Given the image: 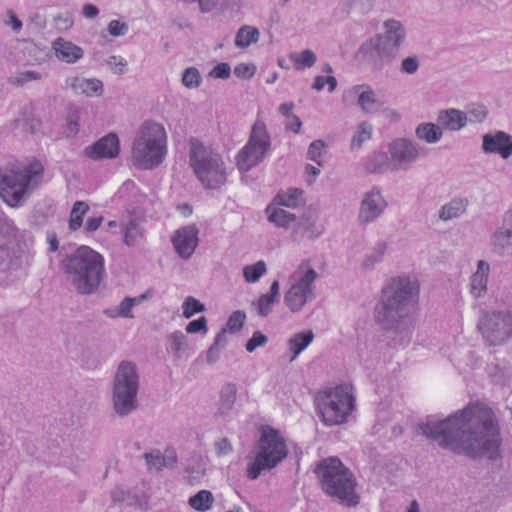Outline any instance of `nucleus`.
Instances as JSON below:
<instances>
[{
    "label": "nucleus",
    "instance_id": "59",
    "mask_svg": "<svg viewBox=\"0 0 512 512\" xmlns=\"http://www.w3.org/2000/svg\"><path fill=\"white\" fill-rule=\"evenodd\" d=\"M186 332L189 334H196L200 333L202 335H206L208 332L207 327V319L206 317L202 316L199 317L196 320L190 321L185 328Z\"/></svg>",
    "mask_w": 512,
    "mask_h": 512
},
{
    "label": "nucleus",
    "instance_id": "34",
    "mask_svg": "<svg viewBox=\"0 0 512 512\" xmlns=\"http://www.w3.org/2000/svg\"><path fill=\"white\" fill-rule=\"evenodd\" d=\"M387 244L383 241L376 243L364 256L360 263L363 272L373 271L379 265L386 254Z\"/></svg>",
    "mask_w": 512,
    "mask_h": 512
},
{
    "label": "nucleus",
    "instance_id": "21",
    "mask_svg": "<svg viewBox=\"0 0 512 512\" xmlns=\"http://www.w3.org/2000/svg\"><path fill=\"white\" fill-rule=\"evenodd\" d=\"M119 139L116 134H108L85 149V155L92 160L110 159L119 154Z\"/></svg>",
    "mask_w": 512,
    "mask_h": 512
},
{
    "label": "nucleus",
    "instance_id": "63",
    "mask_svg": "<svg viewBox=\"0 0 512 512\" xmlns=\"http://www.w3.org/2000/svg\"><path fill=\"white\" fill-rule=\"evenodd\" d=\"M255 71H256V67L253 64H248V63H240V64L236 65L234 68V74L238 78H242V79L251 78L255 74Z\"/></svg>",
    "mask_w": 512,
    "mask_h": 512
},
{
    "label": "nucleus",
    "instance_id": "2",
    "mask_svg": "<svg viewBox=\"0 0 512 512\" xmlns=\"http://www.w3.org/2000/svg\"><path fill=\"white\" fill-rule=\"evenodd\" d=\"M420 282L414 274L391 277L381 291L375 319L387 331L399 337L400 345L409 343L416 323Z\"/></svg>",
    "mask_w": 512,
    "mask_h": 512
},
{
    "label": "nucleus",
    "instance_id": "14",
    "mask_svg": "<svg viewBox=\"0 0 512 512\" xmlns=\"http://www.w3.org/2000/svg\"><path fill=\"white\" fill-rule=\"evenodd\" d=\"M407 39V29L400 20L390 18L383 22L382 32L377 36L376 50L381 58L395 59Z\"/></svg>",
    "mask_w": 512,
    "mask_h": 512
},
{
    "label": "nucleus",
    "instance_id": "55",
    "mask_svg": "<svg viewBox=\"0 0 512 512\" xmlns=\"http://www.w3.org/2000/svg\"><path fill=\"white\" fill-rule=\"evenodd\" d=\"M328 86V91L333 92L337 87V80L334 76H316L312 84V89L321 91L325 86Z\"/></svg>",
    "mask_w": 512,
    "mask_h": 512
},
{
    "label": "nucleus",
    "instance_id": "1",
    "mask_svg": "<svg viewBox=\"0 0 512 512\" xmlns=\"http://www.w3.org/2000/svg\"><path fill=\"white\" fill-rule=\"evenodd\" d=\"M420 434L456 453L493 458L500 446L494 412L485 404H469L445 419L428 416L418 425Z\"/></svg>",
    "mask_w": 512,
    "mask_h": 512
},
{
    "label": "nucleus",
    "instance_id": "52",
    "mask_svg": "<svg viewBox=\"0 0 512 512\" xmlns=\"http://www.w3.org/2000/svg\"><path fill=\"white\" fill-rule=\"evenodd\" d=\"M326 148V144L322 140H314L310 143L307 150V158L316 162L318 165L322 164V155Z\"/></svg>",
    "mask_w": 512,
    "mask_h": 512
},
{
    "label": "nucleus",
    "instance_id": "47",
    "mask_svg": "<svg viewBox=\"0 0 512 512\" xmlns=\"http://www.w3.org/2000/svg\"><path fill=\"white\" fill-rule=\"evenodd\" d=\"M145 298L144 295H141L139 297L131 298L126 297L124 298L119 306L117 307V313L116 314H109V317H123V318H132V308L136 305L142 302V300Z\"/></svg>",
    "mask_w": 512,
    "mask_h": 512
},
{
    "label": "nucleus",
    "instance_id": "4",
    "mask_svg": "<svg viewBox=\"0 0 512 512\" xmlns=\"http://www.w3.org/2000/svg\"><path fill=\"white\" fill-rule=\"evenodd\" d=\"M43 176L44 168L38 160L13 165L0 172V197L9 206L19 208L41 184Z\"/></svg>",
    "mask_w": 512,
    "mask_h": 512
},
{
    "label": "nucleus",
    "instance_id": "54",
    "mask_svg": "<svg viewBox=\"0 0 512 512\" xmlns=\"http://www.w3.org/2000/svg\"><path fill=\"white\" fill-rule=\"evenodd\" d=\"M245 320H246L245 312L236 310L230 315V317L227 321V324H226L227 329L231 333H236L242 328V326L245 323Z\"/></svg>",
    "mask_w": 512,
    "mask_h": 512
},
{
    "label": "nucleus",
    "instance_id": "39",
    "mask_svg": "<svg viewBox=\"0 0 512 512\" xmlns=\"http://www.w3.org/2000/svg\"><path fill=\"white\" fill-rule=\"evenodd\" d=\"M237 400V386L234 383L228 382L224 384L220 391V399L218 403L219 413L225 415L229 413Z\"/></svg>",
    "mask_w": 512,
    "mask_h": 512
},
{
    "label": "nucleus",
    "instance_id": "58",
    "mask_svg": "<svg viewBox=\"0 0 512 512\" xmlns=\"http://www.w3.org/2000/svg\"><path fill=\"white\" fill-rule=\"evenodd\" d=\"M268 338L260 331H255L252 337L246 343V351L249 353L254 352L257 348L263 347L267 344Z\"/></svg>",
    "mask_w": 512,
    "mask_h": 512
},
{
    "label": "nucleus",
    "instance_id": "16",
    "mask_svg": "<svg viewBox=\"0 0 512 512\" xmlns=\"http://www.w3.org/2000/svg\"><path fill=\"white\" fill-rule=\"evenodd\" d=\"M346 105L357 104L364 113H374L382 103L376 91L368 84H356L346 88L342 94Z\"/></svg>",
    "mask_w": 512,
    "mask_h": 512
},
{
    "label": "nucleus",
    "instance_id": "3",
    "mask_svg": "<svg viewBox=\"0 0 512 512\" xmlns=\"http://www.w3.org/2000/svg\"><path fill=\"white\" fill-rule=\"evenodd\" d=\"M66 281L80 294L94 293L105 273L104 258L88 246H80L61 261Z\"/></svg>",
    "mask_w": 512,
    "mask_h": 512
},
{
    "label": "nucleus",
    "instance_id": "12",
    "mask_svg": "<svg viewBox=\"0 0 512 512\" xmlns=\"http://www.w3.org/2000/svg\"><path fill=\"white\" fill-rule=\"evenodd\" d=\"M271 145L270 135L262 120H257L250 132L247 143L236 156V164L240 171L247 172L259 165L266 157Z\"/></svg>",
    "mask_w": 512,
    "mask_h": 512
},
{
    "label": "nucleus",
    "instance_id": "33",
    "mask_svg": "<svg viewBox=\"0 0 512 512\" xmlns=\"http://www.w3.org/2000/svg\"><path fill=\"white\" fill-rule=\"evenodd\" d=\"M468 207V200L462 197H455L441 206L438 217L442 221H450L462 216Z\"/></svg>",
    "mask_w": 512,
    "mask_h": 512
},
{
    "label": "nucleus",
    "instance_id": "60",
    "mask_svg": "<svg viewBox=\"0 0 512 512\" xmlns=\"http://www.w3.org/2000/svg\"><path fill=\"white\" fill-rule=\"evenodd\" d=\"M107 30L113 37L124 36L129 31V26L126 22L120 20H111L108 24Z\"/></svg>",
    "mask_w": 512,
    "mask_h": 512
},
{
    "label": "nucleus",
    "instance_id": "56",
    "mask_svg": "<svg viewBox=\"0 0 512 512\" xmlns=\"http://www.w3.org/2000/svg\"><path fill=\"white\" fill-rule=\"evenodd\" d=\"M144 458H145L147 466L150 469L160 470V469L164 468V466H165V460L163 458V454L158 450H155V451H152L149 453H145Z\"/></svg>",
    "mask_w": 512,
    "mask_h": 512
},
{
    "label": "nucleus",
    "instance_id": "35",
    "mask_svg": "<svg viewBox=\"0 0 512 512\" xmlns=\"http://www.w3.org/2000/svg\"><path fill=\"white\" fill-rule=\"evenodd\" d=\"M303 201V190L299 188H288L279 191L272 200V204L282 208H297Z\"/></svg>",
    "mask_w": 512,
    "mask_h": 512
},
{
    "label": "nucleus",
    "instance_id": "25",
    "mask_svg": "<svg viewBox=\"0 0 512 512\" xmlns=\"http://www.w3.org/2000/svg\"><path fill=\"white\" fill-rule=\"evenodd\" d=\"M52 50L55 57L66 64H75L84 56V51L80 46L62 37L53 41Z\"/></svg>",
    "mask_w": 512,
    "mask_h": 512
},
{
    "label": "nucleus",
    "instance_id": "18",
    "mask_svg": "<svg viewBox=\"0 0 512 512\" xmlns=\"http://www.w3.org/2000/svg\"><path fill=\"white\" fill-rule=\"evenodd\" d=\"M112 387L138 395L140 374L137 365L129 360L121 361L116 368Z\"/></svg>",
    "mask_w": 512,
    "mask_h": 512
},
{
    "label": "nucleus",
    "instance_id": "30",
    "mask_svg": "<svg viewBox=\"0 0 512 512\" xmlns=\"http://www.w3.org/2000/svg\"><path fill=\"white\" fill-rule=\"evenodd\" d=\"M166 351L174 359H181L184 355L189 354L191 347L188 337L179 330L172 332L166 338Z\"/></svg>",
    "mask_w": 512,
    "mask_h": 512
},
{
    "label": "nucleus",
    "instance_id": "8",
    "mask_svg": "<svg viewBox=\"0 0 512 512\" xmlns=\"http://www.w3.org/2000/svg\"><path fill=\"white\" fill-rule=\"evenodd\" d=\"M422 156L421 146L407 137H397L387 144L386 152H373L369 157L372 173L408 171Z\"/></svg>",
    "mask_w": 512,
    "mask_h": 512
},
{
    "label": "nucleus",
    "instance_id": "10",
    "mask_svg": "<svg viewBox=\"0 0 512 512\" xmlns=\"http://www.w3.org/2000/svg\"><path fill=\"white\" fill-rule=\"evenodd\" d=\"M287 456V447L282 435L275 429L267 427L249 457L246 475L249 479H257L263 472L276 467Z\"/></svg>",
    "mask_w": 512,
    "mask_h": 512
},
{
    "label": "nucleus",
    "instance_id": "36",
    "mask_svg": "<svg viewBox=\"0 0 512 512\" xmlns=\"http://www.w3.org/2000/svg\"><path fill=\"white\" fill-rule=\"evenodd\" d=\"M415 135L427 144H436L442 139L443 130L440 125L435 123L422 122L415 128Z\"/></svg>",
    "mask_w": 512,
    "mask_h": 512
},
{
    "label": "nucleus",
    "instance_id": "6",
    "mask_svg": "<svg viewBox=\"0 0 512 512\" xmlns=\"http://www.w3.org/2000/svg\"><path fill=\"white\" fill-rule=\"evenodd\" d=\"M317 414L326 426L348 422L356 405L355 389L350 384L328 386L317 392L314 399Z\"/></svg>",
    "mask_w": 512,
    "mask_h": 512
},
{
    "label": "nucleus",
    "instance_id": "15",
    "mask_svg": "<svg viewBox=\"0 0 512 512\" xmlns=\"http://www.w3.org/2000/svg\"><path fill=\"white\" fill-rule=\"evenodd\" d=\"M388 207V202L383 195L382 189L373 186L362 194L358 210V222L361 225H368L377 221Z\"/></svg>",
    "mask_w": 512,
    "mask_h": 512
},
{
    "label": "nucleus",
    "instance_id": "62",
    "mask_svg": "<svg viewBox=\"0 0 512 512\" xmlns=\"http://www.w3.org/2000/svg\"><path fill=\"white\" fill-rule=\"evenodd\" d=\"M420 63L417 56H408L401 62V71L407 74H415L419 69Z\"/></svg>",
    "mask_w": 512,
    "mask_h": 512
},
{
    "label": "nucleus",
    "instance_id": "45",
    "mask_svg": "<svg viewBox=\"0 0 512 512\" xmlns=\"http://www.w3.org/2000/svg\"><path fill=\"white\" fill-rule=\"evenodd\" d=\"M44 75L35 70L17 71L8 78L9 84L13 86H24L31 82L41 81Z\"/></svg>",
    "mask_w": 512,
    "mask_h": 512
},
{
    "label": "nucleus",
    "instance_id": "17",
    "mask_svg": "<svg viewBox=\"0 0 512 512\" xmlns=\"http://www.w3.org/2000/svg\"><path fill=\"white\" fill-rule=\"evenodd\" d=\"M324 233V226L319 222V211L316 208L308 207L302 215L297 218L291 231L293 241H299L302 237L316 239Z\"/></svg>",
    "mask_w": 512,
    "mask_h": 512
},
{
    "label": "nucleus",
    "instance_id": "29",
    "mask_svg": "<svg viewBox=\"0 0 512 512\" xmlns=\"http://www.w3.org/2000/svg\"><path fill=\"white\" fill-rule=\"evenodd\" d=\"M490 244L498 254L512 255V229L502 224L498 226L490 236Z\"/></svg>",
    "mask_w": 512,
    "mask_h": 512
},
{
    "label": "nucleus",
    "instance_id": "20",
    "mask_svg": "<svg viewBox=\"0 0 512 512\" xmlns=\"http://www.w3.org/2000/svg\"><path fill=\"white\" fill-rule=\"evenodd\" d=\"M482 150L507 159L512 155V136L502 131L487 133L483 136Z\"/></svg>",
    "mask_w": 512,
    "mask_h": 512
},
{
    "label": "nucleus",
    "instance_id": "61",
    "mask_svg": "<svg viewBox=\"0 0 512 512\" xmlns=\"http://www.w3.org/2000/svg\"><path fill=\"white\" fill-rule=\"evenodd\" d=\"M231 75V67L228 63L217 64L210 72L209 76L215 79H228Z\"/></svg>",
    "mask_w": 512,
    "mask_h": 512
},
{
    "label": "nucleus",
    "instance_id": "19",
    "mask_svg": "<svg viewBox=\"0 0 512 512\" xmlns=\"http://www.w3.org/2000/svg\"><path fill=\"white\" fill-rule=\"evenodd\" d=\"M198 234L199 230L195 225L183 226L174 232L172 244L180 258H191L199 244Z\"/></svg>",
    "mask_w": 512,
    "mask_h": 512
},
{
    "label": "nucleus",
    "instance_id": "43",
    "mask_svg": "<svg viewBox=\"0 0 512 512\" xmlns=\"http://www.w3.org/2000/svg\"><path fill=\"white\" fill-rule=\"evenodd\" d=\"M289 59L294 63L296 69L304 70L314 66L317 56L312 50L305 49L301 52L290 53Z\"/></svg>",
    "mask_w": 512,
    "mask_h": 512
},
{
    "label": "nucleus",
    "instance_id": "31",
    "mask_svg": "<svg viewBox=\"0 0 512 512\" xmlns=\"http://www.w3.org/2000/svg\"><path fill=\"white\" fill-rule=\"evenodd\" d=\"M280 297V283L275 280L271 283L269 292L262 294L256 303L257 314L261 317H267L273 310L274 305L278 302Z\"/></svg>",
    "mask_w": 512,
    "mask_h": 512
},
{
    "label": "nucleus",
    "instance_id": "24",
    "mask_svg": "<svg viewBox=\"0 0 512 512\" xmlns=\"http://www.w3.org/2000/svg\"><path fill=\"white\" fill-rule=\"evenodd\" d=\"M66 86L75 94L86 97H100L104 92L103 82L97 78L69 77L66 79Z\"/></svg>",
    "mask_w": 512,
    "mask_h": 512
},
{
    "label": "nucleus",
    "instance_id": "42",
    "mask_svg": "<svg viewBox=\"0 0 512 512\" xmlns=\"http://www.w3.org/2000/svg\"><path fill=\"white\" fill-rule=\"evenodd\" d=\"M242 273L245 282L253 284L258 282L267 273V265L263 260H259L256 263L245 265Z\"/></svg>",
    "mask_w": 512,
    "mask_h": 512
},
{
    "label": "nucleus",
    "instance_id": "44",
    "mask_svg": "<svg viewBox=\"0 0 512 512\" xmlns=\"http://www.w3.org/2000/svg\"><path fill=\"white\" fill-rule=\"evenodd\" d=\"M214 502L213 494L208 490H201L188 500L189 505L196 511H208Z\"/></svg>",
    "mask_w": 512,
    "mask_h": 512
},
{
    "label": "nucleus",
    "instance_id": "23",
    "mask_svg": "<svg viewBox=\"0 0 512 512\" xmlns=\"http://www.w3.org/2000/svg\"><path fill=\"white\" fill-rule=\"evenodd\" d=\"M490 265L485 260H479L475 271L471 274L468 283L470 295L475 298H483L488 292V282L490 276Z\"/></svg>",
    "mask_w": 512,
    "mask_h": 512
},
{
    "label": "nucleus",
    "instance_id": "28",
    "mask_svg": "<svg viewBox=\"0 0 512 512\" xmlns=\"http://www.w3.org/2000/svg\"><path fill=\"white\" fill-rule=\"evenodd\" d=\"M442 130L457 132L462 130L468 124V118L464 111L450 108L441 110L437 118Z\"/></svg>",
    "mask_w": 512,
    "mask_h": 512
},
{
    "label": "nucleus",
    "instance_id": "37",
    "mask_svg": "<svg viewBox=\"0 0 512 512\" xmlns=\"http://www.w3.org/2000/svg\"><path fill=\"white\" fill-rule=\"evenodd\" d=\"M111 497L115 503L127 506L141 504L144 500V495L138 490L125 488L122 486H116L111 491Z\"/></svg>",
    "mask_w": 512,
    "mask_h": 512
},
{
    "label": "nucleus",
    "instance_id": "5",
    "mask_svg": "<svg viewBox=\"0 0 512 512\" xmlns=\"http://www.w3.org/2000/svg\"><path fill=\"white\" fill-rule=\"evenodd\" d=\"M168 154V136L165 127L155 121H145L132 143L131 157L140 169L151 170L162 164Z\"/></svg>",
    "mask_w": 512,
    "mask_h": 512
},
{
    "label": "nucleus",
    "instance_id": "64",
    "mask_svg": "<svg viewBox=\"0 0 512 512\" xmlns=\"http://www.w3.org/2000/svg\"><path fill=\"white\" fill-rule=\"evenodd\" d=\"M4 23L9 26L15 33L22 29V21L17 17L13 10H7L4 15Z\"/></svg>",
    "mask_w": 512,
    "mask_h": 512
},
{
    "label": "nucleus",
    "instance_id": "53",
    "mask_svg": "<svg viewBox=\"0 0 512 512\" xmlns=\"http://www.w3.org/2000/svg\"><path fill=\"white\" fill-rule=\"evenodd\" d=\"M141 229L135 221H130L124 229V241L127 245H134L141 237Z\"/></svg>",
    "mask_w": 512,
    "mask_h": 512
},
{
    "label": "nucleus",
    "instance_id": "13",
    "mask_svg": "<svg viewBox=\"0 0 512 512\" xmlns=\"http://www.w3.org/2000/svg\"><path fill=\"white\" fill-rule=\"evenodd\" d=\"M478 328L489 345H502L512 338V311L507 308L485 310L479 318Z\"/></svg>",
    "mask_w": 512,
    "mask_h": 512
},
{
    "label": "nucleus",
    "instance_id": "49",
    "mask_svg": "<svg viewBox=\"0 0 512 512\" xmlns=\"http://www.w3.org/2000/svg\"><path fill=\"white\" fill-rule=\"evenodd\" d=\"M182 310L183 317L189 319L196 313L203 312L205 310V306L196 298L188 296L182 304Z\"/></svg>",
    "mask_w": 512,
    "mask_h": 512
},
{
    "label": "nucleus",
    "instance_id": "22",
    "mask_svg": "<svg viewBox=\"0 0 512 512\" xmlns=\"http://www.w3.org/2000/svg\"><path fill=\"white\" fill-rule=\"evenodd\" d=\"M111 407L118 417H127L138 409V395L112 387Z\"/></svg>",
    "mask_w": 512,
    "mask_h": 512
},
{
    "label": "nucleus",
    "instance_id": "7",
    "mask_svg": "<svg viewBox=\"0 0 512 512\" xmlns=\"http://www.w3.org/2000/svg\"><path fill=\"white\" fill-rule=\"evenodd\" d=\"M189 165L206 189H218L227 181V167L223 157L197 138L189 140Z\"/></svg>",
    "mask_w": 512,
    "mask_h": 512
},
{
    "label": "nucleus",
    "instance_id": "51",
    "mask_svg": "<svg viewBox=\"0 0 512 512\" xmlns=\"http://www.w3.org/2000/svg\"><path fill=\"white\" fill-rule=\"evenodd\" d=\"M202 78L197 68L189 67L184 70L182 75V84L189 89L198 88Z\"/></svg>",
    "mask_w": 512,
    "mask_h": 512
},
{
    "label": "nucleus",
    "instance_id": "41",
    "mask_svg": "<svg viewBox=\"0 0 512 512\" xmlns=\"http://www.w3.org/2000/svg\"><path fill=\"white\" fill-rule=\"evenodd\" d=\"M259 35V30L256 27L244 25L236 34L235 45L238 48H247L259 40Z\"/></svg>",
    "mask_w": 512,
    "mask_h": 512
},
{
    "label": "nucleus",
    "instance_id": "46",
    "mask_svg": "<svg viewBox=\"0 0 512 512\" xmlns=\"http://www.w3.org/2000/svg\"><path fill=\"white\" fill-rule=\"evenodd\" d=\"M89 210L87 203L76 201L71 209L69 216V228L72 231L78 230L83 224V218Z\"/></svg>",
    "mask_w": 512,
    "mask_h": 512
},
{
    "label": "nucleus",
    "instance_id": "27",
    "mask_svg": "<svg viewBox=\"0 0 512 512\" xmlns=\"http://www.w3.org/2000/svg\"><path fill=\"white\" fill-rule=\"evenodd\" d=\"M267 221L277 228L291 231L296 223V215L275 204H268L265 208Z\"/></svg>",
    "mask_w": 512,
    "mask_h": 512
},
{
    "label": "nucleus",
    "instance_id": "32",
    "mask_svg": "<svg viewBox=\"0 0 512 512\" xmlns=\"http://www.w3.org/2000/svg\"><path fill=\"white\" fill-rule=\"evenodd\" d=\"M312 330L299 332L287 340L289 360L292 362L313 342Z\"/></svg>",
    "mask_w": 512,
    "mask_h": 512
},
{
    "label": "nucleus",
    "instance_id": "38",
    "mask_svg": "<svg viewBox=\"0 0 512 512\" xmlns=\"http://www.w3.org/2000/svg\"><path fill=\"white\" fill-rule=\"evenodd\" d=\"M450 361L460 373H467L476 367V358L469 349H457L450 355Z\"/></svg>",
    "mask_w": 512,
    "mask_h": 512
},
{
    "label": "nucleus",
    "instance_id": "11",
    "mask_svg": "<svg viewBox=\"0 0 512 512\" xmlns=\"http://www.w3.org/2000/svg\"><path fill=\"white\" fill-rule=\"evenodd\" d=\"M318 273L308 261L301 262L289 276L284 292V305L291 313H299L315 298V281Z\"/></svg>",
    "mask_w": 512,
    "mask_h": 512
},
{
    "label": "nucleus",
    "instance_id": "40",
    "mask_svg": "<svg viewBox=\"0 0 512 512\" xmlns=\"http://www.w3.org/2000/svg\"><path fill=\"white\" fill-rule=\"evenodd\" d=\"M373 134V126L367 121L358 124L350 143L352 150H358L362 145L369 141Z\"/></svg>",
    "mask_w": 512,
    "mask_h": 512
},
{
    "label": "nucleus",
    "instance_id": "57",
    "mask_svg": "<svg viewBox=\"0 0 512 512\" xmlns=\"http://www.w3.org/2000/svg\"><path fill=\"white\" fill-rule=\"evenodd\" d=\"M79 120L80 114L78 110L75 109L69 113L65 127L67 137H74L79 132Z\"/></svg>",
    "mask_w": 512,
    "mask_h": 512
},
{
    "label": "nucleus",
    "instance_id": "48",
    "mask_svg": "<svg viewBox=\"0 0 512 512\" xmlns=\"http://www.w3.org/2000/svg\"><path fill=\"white\" fill-rule=\"evenodd\" d=\"M349 10L361 15H368L374 11L377 0H345Z\"/></svg>",
    "mask_w": 512,
    "mask_h": 512
},
{
    "label": "nucleus",
    "instance_id": "9",
    "mask_svg": "<svg viewBox=\"0 0 512 512\" xmlns=\"http://www.w3.org/2000/svg\"><path fill=\"white\" fill-rule=\"evenodd\" d=\"M322 489L346 506H355L359 497L355 493V479L337 458L322 460L316 469Z\"/></svg>",
    "mask_w": 512,
    "mask_h": 512
},
{
    "label": "nucleus",
    "instance_id": "50",
    "mask_svg": "<svg viewBox=\"0 0 512 512\" xmlns=\"http://www.w3.org/2000/svg\"><path fill=\"white\" fill-rule=\"evenodd\" d=\"M466 113L468 123H482L487 118V109L482 104H471Z\"/></svg>",
    "mask_w": 512,
    "mask_h": 512
},
{
    "label": "nucleus",
    "instance_id": "26",
    "mask_svg": "<svg viewBox=\"0 0 512 512\" xmlns=\"http://www.w3.org/2000/svg\"><path fill=\"white\" fill-rule=\"evenodd\" d=\"M19 237L17 227L9 221L0 224V270L8 266V249L13 246Z\"/></svg>",
    "mask_w": 512,
    "mask_h": 512
}]
</instances>
